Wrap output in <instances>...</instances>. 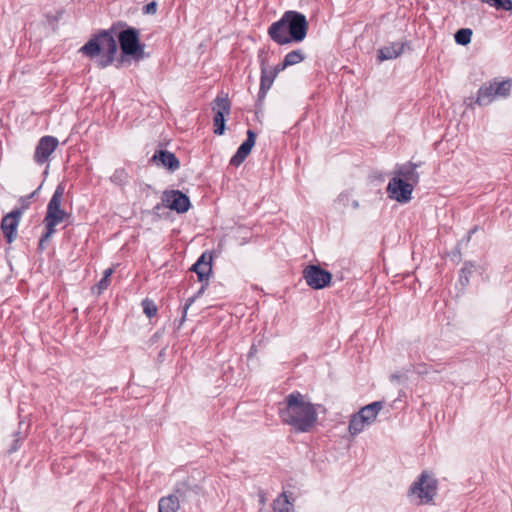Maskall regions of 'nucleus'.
<instances>
[{"label":"nucleus","mask_w":512,"mask_h":512,"mask_svg":"<svg viewBox=\"0 0 512 512\" xmlns=\"http://www.w3.org/2000/svg\"><path fill=\"white\" fill-rule=\"evenodd\" d=\"M278 410L282 422L291 426L296 433L310 432L318 420L315 405L299 391L288 394Z\"/></svg>","instance_id":"nucleus-1"},{"label":"nucleus","mask_w":512,"mask_h":512,"mask_svg":"<svg viewBox=\"0 0 512 512\" xmlns=\"http://www.w3.org/2000/svg\"><path fill=\"white\" fill-rule=\"evenodd\" d=\"M308 28L309 24L304 14L288 10L269 26L268 35L278 45L300 43L306 38Z\"/></svg>","instance_id":"nucleus-2"},{"label":"nucleus","mask_w":512,"mask_h":512,"mask_svg":"<svg viewBox=\"0 0 512 512\" xmlns=\"http://www.w3.org/2000/svg\"><path fill=\"white\" fill-rule=\"evenodd\" d=\"M115 32V24H112L109 29L100 30L80 48L79 52L89 59L95 60L98 68L108 67L114 62L118 51Z\"/></svg>","instance_id":"nucleus-3"},{"label":"nucleus","mask_w":512,"mask_h":512,"mask_svg":"<svg viewBox=\"0 0 512 512\" xmlns=\"http://www.w3.org/2000/svg\"><path fill=\"white\" fill-rule=\"evenodd\" d=\"M121 31L117 35L121 51V58H131L138 62L147 57L145 53V44L140 41V30L128 26L126 22L119 21L114 23Z\"/></svg>","instance_id":"nucleus-4"},{"label":"nucleus","mask_w":512,"mask_h":512,"mask_svg":"<svg viewBox=\"0 0 512 512\" xmlns=\"http://www.w3.org/2000/svg\"><path fill=\"white\" fill-rule=\"evenodd\" d=\"M383 406V401H375L365 405L357 413H354L349 421V433L355 436L361 433L366 426L374 423L379 412L383 409Z\"/></svg>","instance_id":"nucleus-5"},{"label":"nucleus","mask_w":512,"mask_h":512,"mask_svg":"<svg viewBox=\"0 0 512 512\" xmlns=\"http://www.w3.org/2000/svg\"><path fill=\"white\" fill-rule=\"evenodd\" d=\"M511 80L485 82L478 90L476 103L479 106L490 104L496 97H507L511 91Z\"/></svg>","instance_id":"nucleus-6"},{"label":"nucleus","mask_w":512,"mask_h":512,"mask_svg":"<svg viewBox=\"0 0 512 512\" xmlns=\"http://www.w3.org/2000/svg\"><path fill=\"white\" fill-rule=\"evenodd\" d=\"M437 480L428 472L423 471L410 486L409 493L420 499V504H430L437 494Z\"/></svg>","instance_id":"nucleus-7"},{"label":"nucleus","mask_w":512,"mask_h":512,"mask_svg":"<svg viewBox=\"0 0 512 512\" xmlns=\"http://www.w3.org/2000/svg\"><path fill=\"white\" fill-rule=\"evenodd\" d=\"M63 195L64 186L59 184L47 205V212L44 218V223H50L57 226L64 221L67 213L61 208Z\"/></svg>","instance_id":"nucleus-8"},{"label":"nucleus","mask_w":512,"mask_h":512,"mask_svg":"<svg viewBox=\"0 0 512 512\" xmlns=\"http://www.w3.org/2000/svg\"><path fill=\"white\" fill-rule=\"evenodd\" d=\"M303 278L309 287L320 290L330 285L332 274L320 265L311 264L303 270Z\"/></svg>","instance_id":"nucleus-9"},{"label":"nucleus","mask_w":512,"mask_h":512,"mask_svg":"<svg viewBox=\"0 0 512 512\" xmlns=\"http://www.w3.org/2000/svg\"><path fill=\"white\" fill-rule=\"evenodd\" d=\"M413 190V184L405 182L401 177H393L387 185L389 197L399 203L409 202L411 200Z\"/></svg>","instance_id":"nucleus-10"},{"label":"nucleus","mask_w":512,"mask_h":512,"mask_svg":"<svg viewBox=\"0 0 512 512\" xmlns=\"http://www.w3.org/2000/svg\"><path fill=\"white\" fill-rule=\"evenodd\" d=\"M161 199L165 208L177 213H185L191 206L189 197L180 190H165Z\"/></svg>","instance_id":"nucleus-11"},{"label":"nucleus","mask_w":512,"mask_h":512,"mask_svg":"<svg viewBox=\"0 0 512 512\" xmlns=\"http://www.w3.org/2000/svg\"><path fill=\"white\" fill-rule=\"evenodd\" d=\"M216 107H213L214 111V133L216 135H223L225 132V115L230 113V101L227 97L217 96L214 100Z\"/></svg>","instance_id":"nucleus-12"},{"label":"nucleus","mask_w":512,"mask_h":512,"mask_svg":"<svg viewBox=\"0 0 512 512\" xmlns=\"http://www.w3.org/2000/svg\"><path fill=\"white\" fill-rule=\"evenodd\" d=\"M59 145V141L54 136H43L38 141L35 153H34V161L42 165L49 160L50 155L56 150Z\"/></svg>","instance_id":"nucleus-13"},{"label":"nucleus","mask_w":512,"mask_h":512,"mask_svg":"<svg viewBox=\"0 0 512 512\" xmlns=\"http://www.w3.org/2000/svg\"><path fill=\"white\" fill-rule=\"evenodd\" d=\"M22 214L23 209H14L2 218L1 229L9 244L17 237V227Z\"/></svg>","instance_id":"nucleus-14"},{"label":"nucleus","mask_w":512,"mask_h":512,"mask_svg":"<svg viewBox=\"0 0 512 512\" xmlns=\"http://www.w3.org/2000/svg\"><path fill=\"white\" fill-rule=\"evenodd\" d=\"M246 134V140L238 147L236 153L230 160V165L232 166L238 167L241 165L255 145L257 134L251 129H249Z\"/></svg>","instance_id":"nucleus-15"},{"label":"nucleus","mask_w":512,"mask_h":512,"mask_svg":"<svg viewBox=\"0 0 512 512\" xmlns=\"http://www.w3.org/2000/svg\"><path fill=\"white\" fill-rule=\"evenodd\" d=\"M212 253L205 251L201 254V256L197 259V261L192 265L191 271L197 274L198 280L200 282L208 281L209 277L212 273Z\"/></svg>","instance_id":"nucleus-16"},{"label":"nucleus","mask_w":512,"mask_h":512,"mask_svg":"<svg viewBox=\"0 0 512 512\" xmlns=\"http://www.w3.org/2000/svg\"><path fill=\"white\" fill-rule=\"evenodd\" d=\"M261 77H260V88L258 91L257 102L261 105L265 99L267 92L271 88L275 78L277 77L267 66L266 60L261 59L260 61Z\"/></svg>","instance_id":"nucleus-17"},{"label":"nucleus","mask_w":512,"mask_h":512,"mask_svg":"<svg viewBox=\"0 0 512 512\" xmlns=\"http://www.w3.org/2000/svg\"><path fill=\"white\" fill-rule=\"evenodd\" d=\"M151 160L157 165L175 172L180 167V162L176 155L168 150H156Z\"/></svg>","instance_id":"nucleus-18"},{"label":"nucleus","mask_w":512,"mask_h":512,"mask_svg":"<svg viewBox=\"0 0 512 512\" xmlns=\"http://www.w3.org/2000/svg\"><path fill=\"white\" fill-rule=\"evenodd\" d=\"M421 165V163L416 164L411 161L407 163L397 165L394 171V177H401L405 182L412 183L413 186L418 184L419 182V173L416 169Z\"/></svg>","instance_id":"nucleus-19"},{"label":"nucleus","mask_w":512,"mask_h":512,"mask_svg":"<svg viewBox=\"0 0 512 512\" xmlns=\"http://www.w3.org/2000/svg\"><path fill=\"white\" fill-rule=\"evenodd\" d=\"M409 45V42H392L387 46L379 48L377 51V60L383 62L386 60H392L399 57L403 52L404 48Z\"/></svg>","instance_id":"nucleus-20"},{"label":"nucleus","mask_w":512,"mask_h":512,"mask_svg":"<svg viewBox=\"0 0 512 512\" xmlns=\"http://www.w3.org/2000/svg\"><path fill=\"white\" fill-rule=\"evenodd\" d=\"M180 505L174 495L162 497L158 503V512H176Z\"/></svg>","instance_id":"nucleus-21"},{"label":"nucleus","mask_w":512,"mask_h":512,"mask_svg":"<svg viewBox=\"0 0 512 512\" xmlns=\"http://www.w3.org/2000/svg\"><path fill=\"white\" fill-rule=\"evenodd\" d=\"M273 512H291L293 509V503L290 502L286 492H282L273 501Z\"/></svg>","instance_id":"nucleus-22"},{"label":"nucleus","mask_w":512,"mask_h":512,"mask_svg":"<svg viewBox=\"0 0 512 512\" xmlns=\"http://www.w3.org/2000/svg\"><path fill=\"white\" fill-rule=\"evenodd\" d=\"M305 59V55L302 50L297 49L287 53L284 57V66H292L302 62Z\"/></svg>","instance_id":"nucleus-23"},{"label":"nucleus","mask_w":512,"mask_h":512,"mask_svg":"<svg viewBox=\"0 0 512 512\" xmlns=\"http://www.w3.org/2000/svg\"><path fill=\"white\" fill-rule=\"evenodd\" d=\"M472 30L469 28H461L456 31L454 38L459 45L465 46L471 42Z\"/></svg>","instance_id":"nucleus-24"},{"label":"nucleus","mask_w":512,"mask_h":512,"mask_svg":"<svg viewBox=\"0 0 512 512\" xmlns=\"http://www.w3.org/2000/svg\"><path fill=\"white\" fill-rule=\"evenodd\" d=\"M475 270V265L472 262H465L459 274V281L464 287L469 283V277Z\"/></svg>","instance_id":"nucleus-25"},{"label":"nucleus","mask_w":512,"mask_h":512,"mask_svg":"<svg viewBox=\"0 0 512 512\" xmlns=\"http://www.w3.org/2000/svg\"><path fill=\"white\" fill-rule=\"evenodd\" d=\"M489 3L497 10L512 11V0H482Z\"/></svg>","instance_id":"nucleus-26"},{"label":"nucleus","mask_w":512,"mask_h":512,"mask_svg":"<svg viewBox=\"0 0 512 512\" xmlns=\"http://www.w3.org/2000/svg\"><path fill=\"white\" fill-rule=\"evenodd\" d=\"M142 307H143V312L145 313V315L148 318L154 317L157 313V306L154 303V301L151 299H148V298L144 299L142 301Z\"/></svg>","instance_id":"nucleus-27"},{"label":"nucleus","mask_w":512,"mask_h":512,"mask_svg":"<svg viewBox=\"0 0 512 512\" xmlns=\"http://www.w3.org/2000/svg\"><path fill=\"white\" fill-rule=\"evenodd\" d=\"M188 490H189L188 485L184 482H180V483H177V485L175 487V493H173L172 495L177 497L178 503L180 504L181 501L185 500L186 493L188 492Z\"/></svg>","instance_id":"nucleus-28"},{"label":"nucleus","mask_w":512,"mask_h":512,"mask_svg":"<svg viewBox=\"0 0 512 512\" xmlns=\"http://www.w3.org/2000/svg\"><path fill=\"white\" fill-rule=\"evenodd\" d=\"M45 224V232L41 236L42 242H48L49 239L52 237V235L56 232L55 225H52L50 223H44Z\"/></svg>","instance_id":"nucleus-29"},{"label":"nucleus","mask_w":512,"mask_h":512,"mask_svg":"<svg viewBox=\"0 0 512 512\" xmlns=\"http://www.w3.org/2000/svg\"><path fill=\"white\" fill-rule=\"evenodd\" d=\"M196 299H197V295H193L186 300L185 305L182 308V317L180 319L179 327L184 323V321L186 319L187 311H188L189 307L195 302Z\"/></svg>","instance_id":"nucleus-30"},{"label":"nucleus","mask_w":512,"mask_h":512,"mask_svg":"<svg viewBox=\"0 0 512 512\" xmlns=\"http://www.w3.org/2000/svg\"><path fill=\"white\" fill-rule=\"evenodd\" d=\"M110 284V279L101 278V280L95 285V287L92 289L93 292L95 289L97 290L96 293L100 295L104 290L108 288Z\"/></svg>","instance_id":"nucleus-31"},{"label":"nucleus","mask_w":512,"mask_h":512,"mask_svg":"<svg viewBox=\"0 0 512 512\" xmlns=\"http://www.w3.org/2000/svg\"><path fill=\"white\" fill-rule=\"evenodd\" d=\"M126 178V174L124 170H116L111 176V181L113 183L122 184Z\"/></svg>","instance_id":"nucleus-32"},{"label":"nucleus","mask_w":512,"mask_h":512,"mask_svg":"<svg viewBox=\"0 0 512 512\" xmlns=\"http://www.w3.org/2000/svg\"><path fill=\"white\" fill-rule=\"evenodd\" d=\"M350 202V194L348 192L340 193L336 199V203L342 207H347Z\"/></svg>","instance_id":"nucleus-33"},{"label":"nucleus","mask_w":512,"mask_h":512,"mask_svg":"<svg viewBox=\"0 0 512 512\" xmlns=\"http://www.w3.org/2000/svg\"><path fill=\"white\" fill-rule=\"evenodd\" d=\"M36 192H37V190L32 192L30 195H27L25 197H21L20 198V202H21V208L20 209H23V211H24V210L29 208V206H30V199H32L35 196Z\"/></svg>","instance_id":"nucleus-34"},{"label":"nucleus","mask_w":512,"mask_h":512,"mask_svg":"<svg viewBox=\"0 0 512 512\" xmlns=\"http://www.w3.org/2000/svg\"><path fill=\"white\" fill-rule=\"evenodd\" d=\"M156 11H157V3L155 1H152L143 7V13H145V14H155Z\"/></svg>","instance_id":"nucleus-35"},{"label":"nucleus","mask_w":512,"mask_h":512,"mask_svg":"<svg viewBox=\"0 0 512 512\" xmlns=\"http://www.w3.org/2000/svg\"><path fill=\"white\" fill-rule=\"evenodd\" d=\"M431 367L428 366L427 364L425 363H421V364H418L416 366V372L419 374V375H425V374H428L430 371H431Z\"/></svg>","instance_id":"nucleus-36"},{"label":"nucleus","mask_w":512,"mask_h":512,"mask_svg":"<svg viewBox=\"0 0 512 512\" xmlns=\"http://www.w3.org/2000/svg\"><path fill=\"white\" fill-rule=\"evenodd\" d=\"M19 435H20V432L14 433V436L19 437ZM19 441H20V438L14 439L12 445L7 450L8 454H12V453L16 452L19 449Z\"/></svg>","instance_id":"nucleus-37"},{"label":"nucleus","mask_w":512,"mask_h":512,"mask_svg":"<svg viewBox=\"0 0 512 512\" xmlns=\"http://www.w3.org/2000/svg\"><path fill=\"white\" fill-rule=\"evenodd\" d=\"M288 66H284V60L277 64L276 66L272 67V68H269L272 72H274V74L277 76L278 73H280L281 71H283L284 69H286Z\"/></svg>","instance_id":"nucleus-38"},{"label":"nucleus","mask_w":512,"mask_h":512,"mask_svg":"<svg viewBox=\"0 0 512 512\" xmlns=\"http://www.w3.org/2000/svg\"><path fill=\"white\" fill-rule=\"evenodd\" d=\"M202 285L200 287V289L197 291V293H195L194 295H197V298L200 297L204 291L206 290L207 286H208V281H204V282H201Z\"/></svg>","instance_id":"nucleus-39"},{"label":"nucleus","mask_w":512,"mask_h":512,"mask_svg":"<svg viewBox=\"0 0 512 512\" xmlns=\"http://www.w3.org/2000/svg\"><path fill=\"white\" fill-rule=\"evenodd\" d=\"M477 230H478V226H474L472 229L469 230L468 235H467V241H470L472 235L474 233H476Z\"/></svg>","instance_id":"nucleus-40"},{"label":"nucleus","mask_w":512,"mask_h":512,"mask_svg":"<svg viewBox=\"0 0 512 512\" xmlns=\"http://www.w3.org/2000/svg\"><path fill=\"white\" fill-rule=\"evenodd\" d=\"M113 273V269L112 268H108L104 271V275L102 278H106V279H109L110 276L112 275Z\"/></svg>","instance_id":"nucleus-41"},{"label":"nucleus","mask_w":512,"mask_h":512,"mask_svg":"<svg viewBox=\"0 0 512 512\" xmlns=\"http://www.w3.org/2000/svg\"><path fill=\"white\" fill-rule=\"evenodd\" d=\"M163 207H165V206L163 205V202H162V203H158L157 205H155V206H154V208H153V212H154L155 214H158L159 210H160V209H162Z\"/></svg>","instance_id":"nucleus-42"},{"label":"nucleus","mask_w":512,"mask_h":512,"mask_svg":"<svg viewBox=\"0 0 512 512\" xmlns=\"http://www.w3.org/2000/svg\"><path fill=\"white\" fill-rule=\"evenodd\" d=\"M453 257H457L458 259H460L461 257V252H460V248H459V245H457L455 251L453 252Z\"/></svg>","instance_id":"nucleus-43"},{"label":"nucleus","mask_w":512,"mask_h":512,"mask_svg":"<svg viewBox=\"0 0 512 512\" xmlns=\"http://www.w3.org/2000/svg\"><path fill=\"white\" fill-rule=\"evenodd\" d=\"M46 248V242H42V240H39L38 249L43 251Z\"/></svg>","instance_id":"nucleus-44"},{"label":"nucleus","mask_w":512,"mask_h":512,"mask_svg":"<svg viewBox=\"0 0 512 512\" xmlns=\"http://www.w3.org/2000/svg\"><path fill=\"white\" fill-rule=\"evenodd\" d=\"M351 206H352L353 209H358L359 208L358 200H352L351 201Z\"/></svg>","instance_id":"nucleus-45"},{"label":"nucleus","mask_w":512,"mask_h":512,"mask_svg":"<svg viewBox=\"0 0 512 512\" xmlns=\"http://www.w3.org/2000/svg\"><path fill=\"white\" fill-rule=\"evenodd\" d=\"M399 379H400V376H399V375H397V374H392V375H391V380H392V381H393V380H399Z\"/></svg>","instance_id":"nucleus-46"}]
</instances>
